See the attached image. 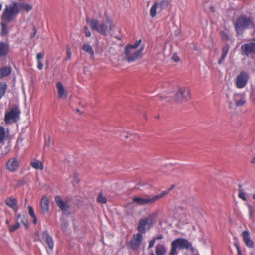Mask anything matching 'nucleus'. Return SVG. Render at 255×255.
<instances>
[{
    "mask_svg": "<svg viewBox=\"0 0 255 255\" xmlns=\"http://www.w3.org/2000/svg\"><path fill=\"white\" fill-rule=\"evenodd\" d=\"M239 187V194L238 197L242 199L244 201L247 200V198L245 196V193L242 187V185L241 184H239L238 185Z\"/></svg>",
    "mask_w": 255,
    "mask_h": 255,
    "instance_id": "30",
    "label": "nucleus"
},
{
    "mask_svg": "<svg viewBox=\"0 0 255 255\" xmlns=\"http://www.w3.org/2000/svg\"><path fill=\"white\" fill-rule=\"evenodd\" d=\"M143 239V234L138 232L136 234H134L132 239L129 243L130 247L133 250H137L140 246Z\"/></svg>",
    "mask_w": 255,
    "mask_h": 255,
    "instance_id": "11",
    "label": "nucleus"
},
{
    "mask_svg": "<svg viewBox=\"0 0 255 255\" xmlns=\"http://www.w3.org/2000/svg\"><path fill=\"white\" fill-rule=\"evenodd\" d=\"M226 97H227V102L229 103L230 105H231L232 104V102L231 101H230L229 100V95L228 94H226Z\"/></svg>",
    "mask_w": 255,
    "mask_h": 255,
    "instance_id": "53",
    "label": "nucleus"
},
{
    "mask_svg": "<svg viewBox=\"0 0 255 255\" xmlns=\"http://www.w3.org/2000/svg\"><path fill=\"white\" fill-rule=\"evenodd\" d=\"M5 202L9 207L12 208L15 212L18 211L17 201L16 198L12 196L7 197L5 200Z\"/></svg>",
    "mask_w": 255,
    "mask_h": 255,
    "instance_id": "20",
    "label": "nucleus"
},
{
    "mask_svg": "<svg viewBox=\"0 0 255 255\" xmlns=\"http://www.w3.org/2000/svg\"><path fill=\"white\" fill-rule=\"evenodd\" d=\"M2 9V4L0 2V11H1Z\"/></svg>",
    "mask_w": 255,
    "mask_h": 255,
    "instance_id": "57",
    "label": "nucleus"
},
{
    "mask_svg": "<svg viewBox=\"0 0 255 255\" xmlns=\"http://www.w3.org/2000/svg\"><path fill=\"white\" fill-rule=\"evenodd\" d=\"M150 255H155L153 253H151L150 254Z\"/></svg>",
    "mask_w": 255,
    "mask_h": 255,
    "instance_id": "61",
    "label": "nucleus"
},
{
    "mask_svg": "<svg viewBox=\"0 0 255 255\" xmlns=\"http://www.w3.org/2000/svg\"><path fill=\"white\" fill-rule=\"evenodd\" d=\"M55 201L58 207L63 211H67L69 206L67 201H64L60 196H56Z\"/></svg>",
    "mask_w": 255,
    "mask_h": 255,
    "instance_id": "16",
    "label": "nucleus"
},
{
    "mask_svg": "<svg viewBox=\"0 0 255 255\" xmlns=\"http://www.w3.org/2000/svg\"><path fill=\"white\" fill-rule=\"evenodd\" d=\"M253 101L254 103H255V97H252Z\"/></svg>",
    "mask_w": 255,
    "mask_h": 255,
    "instance_id": "58",
    "label": "nucleus"
},
{
    "mask_svg": "<svg viewBox=\"0 0 255 255\" xmlns=\"http://www.w3.org/2000/svg\"><path fill=\"white\" fill-rule=\"evenodd\" d=\"M44 56V52L43 51L40 52L39 53H38L36 57L38 63L42 62L41 60L43 59Z\"/></svg>",
    "mask_w": 255,
    "mask_h": 255,
    "instance_id": "38",
    "label": "nucleus"
},
{
    "mask_svg": "<svg viewBox=\"0 0 255 255\" xmlns=\"http://www.w3.org/2000/svg\"><path fill=\"white\" fill-rule=\"evenodd\" d=\"M166 252L165 246L162 244H158L156 247V255H164Z\"/></svg>",
    "mask_w": 255,
    "mask_h": 255,
    "instance_id": "23",
    "label": "nucleus"
},
{
    "mask_svg": "<svg viewBox=\"0 0 255 255\" xmlns=\"http://www.w3.org/2000/svg\"><path fill=\"white\" fill-rule=\"evenodd\" d=\"M242 236L246 246L249 248H253L254 247V243L250 239L249 232L248 231L243 232Z\"/></svg>",
    "mask_w": 255,
    "mask_h": 255,
    "instance_id": "21",
    "label": "nucleus"
},
{
    "mask_svg": "<svg viewBox=\"0 0 255 255\" xmlns=\"http://www.w3.org/2000/svg\"><path fill=\"white\" fill-rule=\"evenodd\" d=\"M253 199H255V194H254V195H253Z\"/></svg>",
    "mask_w": 255,
    "mask_h": 255,
    "instance_id": "59",
    "label": "nucleus"
},
{
    "mask_svg": "<svg viewBox=\"0 0 255 255\" xmlns=\"http://www.w3.org/2000/svg\"><path fill=\"white\" fill-rule=\"evenodd\" d=\"M41 243L46 245V248L47 252H52L54 249V242L52 237L49 234L47 231H44L41 233Z\"/></svg>",
    "mask_w": 255,
    "mask_h": 255,
    "instance_id": "8",
    "label": "nucleus"
},
{
    "mask_svg": "<svg viewBox=\"0 0 255 255\" xmlns=\"http://www.w3.org/2000/svg\"><path fill=\"white\" fill-rule=\"evenodd\" d=\"M20 111L17 108H12L5 114L4 121L6 124H12L16 122L20 117Z\"/></svg>",
    "mask_w": 255,
    "mask_h": 255,
    "instance_id": "9",
    "label": "nucleus"
},
{
    "mask_svg": "<svg viewBox=\"0 0 255 255\" xmlns=\"http://www.w3.org/2000/svg\"><path fill=\"white\" fill-rule=\"evenodd\" d=\"M19 167V162L17 159L14 157L10 158L6 164V169L12 172L16 171Z\"/></svg>",
    "mask_w": 255,
    "mask_h": 255,
    "instance_id": "14",
    "label": "nucleus"
},
{
    "mask_svg": "<svg viewBox=\"0 0 255 255\" xmlns=\"http://www.w3.org/2000/svg\"><path fill=\"white\" fill-rule=\"evenodd\" d=\"M21 217V215L20 214H18L17 215L16 218L17 220H18L19 218Z\"/></svg>",
    "mask_w": 255,
    "mask_h": 255,
    "instance_id": "55",
    "label": "nucleus"
},
{
    "mask_svg": "<svg viewBox=\"0 0 255 255\" xmlns=\"http://www.w3.org/2000/svg\"><path fill=\"white\" fill-rule=\"evenodd\" d=\"M77 112H79V109H77Z\"/></svg>",
    "mask_w": 255,
    "mask_h": 255,
    "instance_id": "63",
    "label": "nucleus"
},
{
    "mask_svg": "<svg viewBox=\"0 0 255 255\" xmlns=\"http://www.w3.org/2000/svg\"><path fill=\"white\" fill-rule=\"evenodd\" d=\"M235 245L237 250V255H242L241 250L240 247H239V246L238 245V244H235Z\"/></svg>",
    "mask_w": 255,
    "mask_h": 255,
    "instance_id": "44",
    "label": "nucleus"
},
{
    "mask_svg": "<svg viewBox=\"0 0 255 255\" xmlns=\"http://www.w3.org/2000/svg\"><path fill=\"white\" fill-rule=\"evenodd\" d=\"M253 25V18L241 16L237 18L235 24V28L238 35L242 34L244 31L250 25Z\"/></svg>",
    "mask_w": 255,
    "mask_h": 255,
    "instance_id": "5",
    "label": "nucleus"
},
{
    "mask_svg": "<svg viewBox=\"0 0 255 255\" xmlns=\"http://www.w3.org/2000/svg\"><path fill=\"white\" fill-rule=\"evenodd\" d=\"M9 136V130L4 127L0 126V144L3 145Z\"/></svg>",
    "mask_w": 255,
    "mask_h": 255,
    "instance_id": "17",
    "label": "nucleus"
},
{
    "mask_svg": "<svg viewBox=\"0 0 255 255\" xmlns=\"http://www.w3.org/2000/svg\"><path fill=\"white\" fill-rule=\"evenodd\" d=\"M57 89L58 97L59 99H65L68 96V92L61 82H57L56 84Z\"/></svg>",
    "mask_w": 255,
    "mask_h": 255,
    "instance_id": "15",
    "label": "nucleus"
},
{
    "mask_svg": "<svg viewBox=\"0 0 255 255\" xmlns=\"http://www.w3.org/2000/svg\"><path fill=\"white\" fill-rule=\"evenodd\" d=\"M152 227L147 221V219H146L143 217L139 220L137 226V230L138 233L143 234L146 232L149 231Z\"/></svg>",
    "mask_w": 255,
    "mask_h": 255,
    "instance_id": "12",
    "label": "nucleus"
},
{
    "mask_svg": "<svg viewBox=\"0 0 255 255\" xmlns=\"http://www.w3.org/2000/svg\"><path fill=\"white\" fill-rule=\"evenodd\" d=\"M82 49L87 53H89L91 57L93 58L94 56V51L91 46L89 44L84 43L82 46Z\"/></svg>",
    "mask_w": 255,
    "mask_h": 255,
    "instance_id": "24",
    "label": "nucleus"
},
{
    "mask_svg": "<svg viewBox=\"0 0 255 255\" xmlns=\"http://www.w3.org/2000/svg\"><path fill=\"white\" fill-rule=\"evenodd\" d=\"M8 46L4 42H0V57L5 56L8 52Z\"/></svg>",
    "mask_w": 255,
    "mask_h": 255,
    "instance_id": "25",
    "label": "nucleus"
},
{
    "mask_svg": "<svg viewBox=\"0 0 255 255\" xmlns=\"http://www.w3.org/2000/svg\"><path fill=\"white\" fill-rule=\"evenodd\" d=\"M84 31L85 33V36L87 37H89L91 36V32L89 30V28L87 26H85L84 27Z\"/></svg>",
    "mask_w": 255,
    "mask_h": 255,
    "instance_id": "39",
    "label": "nucleus"
},
{
    "mask_svg": "<svg viewBox=\"0 0 255 255\" xmlns=\"http://www.w3.org/2000/svg\"><path fill=\"white\" fill-rule=\"evenodd\" d=\"M169 4V1L167 0H163L159 4L160 8L161 10L165 9L168 7Z\"/></svg>",
    "mask_w": 255,
    "mask_h": 255,
    "instance_id": "31",
    "label": "nucleus"
},
{
    "mask_svg": "<svg viewBox=\"0 0 255 255\" xmlns=\"http://www.w3.org/2000/svg\"><path fill=\"white\" fill-rule=\"evenodd\" d=\"M155 242H156V239H154L153 238V239L152 240H151L149 242L148 248L151 249V248H152L154 246Z\"/></svg>",
    "mask_w": 255,
    "mask_h": 255,
    "instance_id": "43",
    "label": "nucleus"
},
{
    "mask_svg": "<svg viewBox=\"0 0 255 255\" xmlns=\"http://www.w3.org/2000/svg\"><path fill=\"white\" fill-rule=\"evenodd\" d=\"M28 209L29 214L31 217L35 215L34 210L31 206H29Z\"/></svg>",
    "mask_w": 255,
    "mask_h": 255,
    "instance_id": "40",
    "label": "nucleus"
},
{
    "mask_svg": "<svg viewBox=\"0 0 255 255\" xmlns=\"http://www.w3.org/2000/svg\"><path fill=\"white\" fill-rule=\"evenodd\" d=\"M172 59L175 62H178L180 61L179 57L175 54L173 55Z\"/></svg>",
    "mask_w": 255,
    "mask_h": 255,
    "instance_id": "45",
    "label": "nucleus"
},
{
    "mask_svg": "<svg viewBox=\"0 0 255 255\" xmlns=\"http://www.w3.org/2000/svg\"><path fill=\"white\" fill-rule=\"evenodd\" d=\"M86 22L92 30L98 32L103 36H107L108 34L112 35L115 32V25L113 19L110 17L107 16L104 22L87 18Z\"/></svg>",
    "mask_w": 255,
    "mask_h": 255,
    "instance_id": "2",
    "label": "nucleus"
},
{
    "mask_svg": "<svg viewBox=\"0 0 255 255\" xmlns=\"http://www.w3.org/2000/svg\"><path fill=\"white\" fill-rule=\"evenodd\" d=\"M20 227V223L17 222L15 225H11L9 227V231L10 232H13L16 229H17Z\"/></svg>",
    "mask_w": 255,
    "mask_h": 255,
    "instance_id": "36",
    "label": "nucleus"
},
{
    "mask_svg": "<svg viewBox=\"0 0 255 255\" xmlns=\"http://www.w3.org/2000/svg\"><path fill=\"white\" fill-rule=\"evenodd\" d=\"M11 73V68L10 67H4L0 69V74L2 77H7Z\"/></svg>",
    "mask_w": 255,
    "mask_h": 255,
    "instance_id": "26",
    "label": "nucleus"
},
{
    "mask_svg": "<svg viewBox=\"0 0 255 255\" xmlns=\"http://www.w3.org/2000/svg\"><path fill=\"white\" fill-rule=\"evenodd\" d=\"M43 65L42 62L38 63L37 68H38L39 70H42V68H43Z\"/></svg>",
    "mask_w": 255,
    "mask_h": 255,
    "instance_id": "47",
    "label": "nucleus"
},
{
    "mask_svg": "<svg viewBox=\"0 0 255 255\" xmlns=\"http://www.w3.org/2000/svg\"><path fill=\"white\" fill-rule=\"evenodd\" d=\"M190 98V89L188 87H180L176 93L174 99L177 103H183L187 101Z\"/></svg>",
    "mask_w": 255,
    "mask_h": 255,
    "instance_id": "6",
    "label": "nucleus"
},
{
    "mask_svg": "<svg viewBox=\"0 0 255 255\" xmlns=\"http://www.w3.org/2000/svg\"><path fill=\"white\" fill-rule=\"evenodd\" d=\"M229 48L230 47L228 44H227L222 47V53L221 56H223V58L226 57L229 50Z\"/></svg>",
    "mask_w": 255,
    "mask_h": 255,
    "instance_id": "33",
    "label": "nucleus"
},
{
    "mask_svg": "<svg viewBox=\"0 0 255 255\" xmlns=\"http://www.w3.org/2000/svg\"><path fill=\"white\" fill-rule=\"evenodd\" d=\"M251 162H252V163H254V164H255V157L254 158H253V159H252V161H251Z\"/></svg>",
    "mask_w": 255,
    "mask_h": 255,
    "instance_id": "56",
    "label": "nucleus"
},
{
    "mask_svg": "<svg viewBox=\"0 0 255 255\" xmlns=\"http://www.w3.org/2000/svg\"><path fill=\"white\" fill-rule=\"evenodd\" d=\"M234 101L237 107L244 105L246 103V98L243 93H235L234 95Z\"/></svg>",
    "mask_w": 255,
    "mask_h": 255,
    "instance_id": "18",
    "label": "nucleus"
},
{
    "mask_svg": "<svg viewBox=\"0 0 255 255\" xmlns=\"http://www.w3.org/2000/svg\"><path fill=\"white\" fill-rule=\"evenodd\" d=\"M136 188H138V189H140V187L139 186H137V185L135 187Z\"/></svg>",
    "mask_w": 255,
    "mask_h": 255,
    "instance_id": "60",
    "label": "nucleus"
},
{
    "mask_svg": "<svg viewBox=\"0 0 255 255\" xmlns=\"http://www.w3.org/2000/svg\"><path fill=\"white\" fill-rule=\"evenodd\" d=\"M249 75L245 71H241L238 74L236 79L235 85L238 89H242L245 87L248 83Z\"/></svg>",
    "mask_w": 255,
    "mask_h": 255,
    "instance_id": "10",
    "label": "nucleus"
},
{
    "mask_svg": "<svg viewBox=\"0 0 255 255\" xmlns=\"http://www.w3.org/2000/svg\"><path fill=\"white\" fill-rule=\"evenodd\" d=\"M154 239H156V240H159V239H161L163 238V236L162 235H158V236L156 237H154L153 238Z\"/></svg>",
    "mask_w": 255,
    "mask_h": 255,
    "instance_id": "54",
    "label": "nucleus"
},
{
    "mask_svg": "<svg viewBox=\"0 0 255 255\" xmlns=\"http://www.w3.org/2000/svg\"><path fill=\"white\" fill-rule=\"evenodd\" d=\"M22 222H23V224L26 226V227H28V222H27V219L24 218L22 220Z\"/></svg>",
    "mask_w": 255,
    "mask_h": 255,
    "instance_id": "48",
    "label": "nucleus"
},
{
    "mask_svg": "<svg viewBox=\"0 0 255 255\" xmlns=\"http://www.w3.org/2000/svg\"><path fill=\"white\" fill-rule=\"evenodd\" d=\"M241 49L242 55L249 56L251 54H255V43L254 42L245 43L241 46Z\"/></svg>",
    "mask_w": 255,
    "mask_h": 255,
    "instance_id": "13",
    "label": "nucleus"
},
{
    "mask_svg": "<svg viewBox=\"0 0 255 255\" xmlns=\"http://www.w3.org/2000/svg\"><path fill=\"white\" fill-rule=\"evenodd\" d=\"M33 32L32 33H31L30 35V37L31 38H33L35 36V35L37 33V30L35 27H33Z\"/></svg>",
    "mask_w": 255,
    "mask_h": 255,
    "instance_id": "46",
    "label": "nucleus"
},
{
    "mask_svg": "<svg viewBox=\"0 0 255 255\" xmlns=\"http://www.w3.org/2000/svg\"><path fill=\"white\" fill-rule=\"evenodd\" d=\"M225 58H226V57H224V58H223V56H221V57L220 59L218 60V64H220H220H222V62H223V60H224V59H225Z\"/></svg>",
    "mask_w": 255,
    "mask_h": 255,
    "instance_id": "51",
    "label": "nucleus"
},
{
    "mask_svg": "<svg viewBox=\"0 0 255 255\" xmlns=\"http://www.w3.org/2000/svg\"><path fill=\"white\" fill-rule=\"evenodd\" d=\"M141 42V39H139L133 44H128L125 47V55L127 61L133 62L142 57L144 46H142L139 49H137Z\"/></svg>",
    "mask_w": 255,
    "mask_h": 255,
    "instance_id": "3",
    "label": "nucleus"
},
{
    "mask_svg": "<svg viewBox=\"0 0 255 255\" xmlns=\"http://www.w3.org/2000/svg\"><path fill=\"white\" fill-rule=\"evenodd\" d=\"M158 212L156 211L154 213H152L149 215L147 217H144L145 219H147V221L149 222V223L151 225L152 227L156 223L157 219L158 216Z\"/></svg>",
    "mask_w": 255,
    "mask_h": 255,
    "instance_id": "22",
    "label": "nucleus"
},
{
    "mask_svg": "<svg viewBox=\"0 0 255 255\" xmlns=\"http://www.w3.org/2000/svg\"><path fill=\"white\" fill-rule=\"evenodd\" d=\"M74 177L75 179V180H76V177L75 174L74 175Z\"/></svg>",
    "mask_w": 255,
    "mask_h": 255,
    "instance_id": "62",
    "label": "nucleus"
},
{
    "mask_svg": "<svg viewBox=\"0 0 255 255\" xmlns=\"http://www.w3.org/2000/svg\"><path fill=\"white\" fill-rule=\"evenodd\" d=\"M50 146V137L49 136L45 137L44 148L49 147Z\"/></svg>",
    "mask_w": 255,
    "mask_h": 255,
    "instance_id": "41",
    "label": "nucleus"
},
{
    "mask_svg": "<svg viewBox=\"0 0 255 255\" xmlns=\"http://www.w3.org/2000/svg\"><path fill=\"white\" fill-rule=\"evenodd\" d=\"M32 9L31 4L26 2L12 1L10 4L5 5L1 19V34L3 36L8 34V24L14 21L20 12L25 10L27 12Z\"/></svg>",
    "mask_w": 255,
    "mask_h": 255,
    "instance_id": "1",
    "label": "nucleus"
},
{
    "mask_svg": "<svg viewBox=\"0 0 255 255\" xmlns=\"http://www.w3.org/2000/svg\"><path fill=\"white\" fill-rule=\"evenodd\" d=\"M66 50H67V51H66L67 57H66L65 60H70L71 58L72 52H71L70 48L69 47V46H67Z\"/></svg>",
    "mask_w": 255,
    "mask_h": 255,
    "instance_id": "37",
    "label": "nucleus"
},
{
    "mask_svg": "<svg viewBox=\"0 0 255 255\" xmlns=\"http://www.w3.org/2000/svg\"><path fill=\"white\" fill-rule=\"evenodd\" d=\"M33 218V223L34 224H36L37 223V220L36 215L32 217Z\"/></svg>",
    "mask_w": 255,
    "mask_h": 255,
    "instance_id": "50",
    "label": "nucleus"
},
{
    "mask_svg": "<svg viewBox=\"0 0 255 255\" xmlns=\"http://www.w3.org/2000/svg\"><path fill=\"white\" fill-rule=\"evenodd\" d=\"M31 165L33 168L36 169L42 170L43 169V163L37 160H34L33 161L31 162Z\"/></svg>",
    "mask_w": 255,
    "mask_h": 255,
    "instance_id": "27",
    "label": "nucleus"
},
{
    "mask_svg": "<svg viewBox=\"0 0 255 255\" xmlns=\"http://www.w3.org/2000/svg\"><path fill=\"white\" fill-rule=\"evenodd\" d=\"M41 210L43 213H47L49 211V200L46 196H43L40 202Z\"/></svg>",
    "mask_w": 255,
    "mask_h": 255,
    "instance_id": "19",
    "label": "nucleus"
},
{
    "mask_svg": "<svg viewBox=\"0 0 255 255\" xmlns=\"http://www.w3.org/2000/svg\"><path fill=\"white\" fill-rule=\"evenodd\" d=\"M248 207L249 210V215L251 219H254L255 216V211L251 205L248 204Z\"/></svg>",
    "mask_w": 255,
    "mask_h": 255,
    "instance_id": "35",
    "label": "nucleus"
},
{
    "mask_svg": "<svg viewBox=\"0 0 255 255\" xmlns=\"http://www.w3.org/2000/svg\"><path fill=\"white\" fill-rule=\"evenodd\" d=\"M121 132V134L119 135L122 139H128L129 137H131L132 136V135L131 133H129L128 132H126L125 131H120Z\"/></svg>",
    "mask_w": 255,
    "mask_h": 255,
    "instance_id": "34",
    "label": "nucleus"
},
{
    "mask_svg": "<svg viewBox=\"0 0 255 255\" xmlns=\"http://www.w3.org/2000/svg\"><path fill=\"white\" fill-rule=\"evenodd\" d=\"M167 194V192H162L159 194L156 195L150 198H143L140 197H135L133 198V201L139 205H144L146 204H152L156 201L163 197Z\"/></svg>",
    "mask_w": 255,
    "mask_h": 255,
    "instance_id": "7",
    "label": "nucleus"
},
{
    "mask_svg": "<svg viewBox=\"0 0 255 255\" xmlns=\"http://www.w3.org/2000/svg\"><path fill=\"white\" fill-rule=\"evenodd\" d=\"M222 37L226 38L227 40H229V37L228 35H227L226 33H223L222 34Z\"/></svg>",
    "mask_w": 255,
    "mask_h": 255,
    "instance_id": "52",
    "label": "nucleus"
},
{
    "mask_svg": "<svg viewBox=\"0 0 255 255\" xmlns=\"http://www.w3.org/2000/svg\"><path fill=\"white\" fill-rule=\"evenodd\" d=\"M68 226V224L67 222H64L61 225V229L64 232H65L67 229V227Z\"/></svg>",
    "mask_w": 255,
    "mask_h": 255,
    "instance_id": "42",
    "label": "nucleus"
},
{
    "mask_svg": "<svg viewBox=\"0 0 255 255\" xmlns=\"http://www.w3.org/2000/svg\"><path fill=\"white\" fill-rule=\"evenodd\" d=\"M159 6L158 2H155L150 10V14L152 18H154L157 14V9Z\"/></svg>",
    "mask_w": 255,
    "mask_h": 255,
    "instance_id": "28",
    "label": "nucleus"
},
{
    "mask_svg": "<svg viewBox=\"0 0 255 255\" xmlns=\"http://www.w3.org/2000/svg\"><path fill=\"white\" fill-rule=\"evenodd\" d=\"M175 187V186L174 185H171L169 189L167 191H164L163 192H167V194L170 191H171L172 189H174Z\"/></svg>",
    "mask_w": 255,
    "mask_h": 255,
    "instance_id": "49",
    "label": "nucleus"
},
{
    "mask_svg": "<svg viewBox=\"0 0 255 255\" xmlns=\"http://www.w3.org/2000/svg\"><path fill=\"white\" fill-rule=\"evenodd\" d=\"M97 201L101 204H105L107 202V199L102 193H100L97 198Z\"/></svg>",
    "mask_w": 255,
    "mask_h": 255,
    "instance_id": "32",
    "label": "nucleus"
},
{
    "mask_svg": "<svg viewBox=\"0 0 255 255\" xmlns=\"http://www.w3.org/2000/svg\"><path fill=\"white\" fill-rule=\"evenodd\" d=\"M199 255L198 254V255Z\"/></svg>",
    "mask_w": 255,
    "mask_h": 255,
    "instance_id": "64",
    "label": "nucleus"
},
{
    "mask_svg": "<svg viewBox=\"0 0 255 255\" xmlns=\"http://www.w3.org/2000/svg\"><path fill=\"white\" fill-rule=\"evenodd\" d=\"M7 84L5 82H0V100L4 95L7 89Z\"/></svg>",
    "mask_w": 255,
    "mask_h": 255,
    "instance_id": "29",
    "label": "nucleus"
},
{
    "mask_svg": "<svg viewBox=\"0 0 255 255\" xmlns=\"http://www.w3.org/2000/svg\"><path fill=\"white\" fill-rule=\"evenodd\" d=\"M171 249L169 252V255H177V249H186L192 251L194 250L192 244L188 240L183 238L175 239L171 242Z\"/></svg>",
    "mask_w": 255,
    "mask_h": 255,
    "instance_id": "4",
    "label": "nucleus"
}]
</instances>
